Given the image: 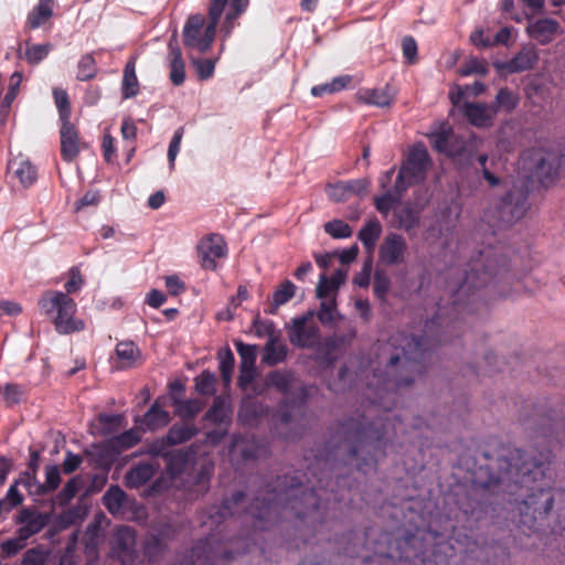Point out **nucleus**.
I'll list each match as a JSON object with an SVG mask.
<instances>
[{
	"label": "nucleus",
	"instance_id": "nucleus-1",
	"mask_svg": "<svg viewBox=\"0 0 565 565\" xmlns=\"http://www.w3.org/2000/svg\"><path fill=\"white\" fill-rule=\"evenodd\" d=\"M402 426L397 416L394 422L388 416L370 420L365 414H358L339 422L307 472L279 476L268 483L245 509L242 523L250 524L253 532L268 531L292 514L299 540L309 544L318 534L333 529L344 491L352 488L348 472L353 467L364 473L374 469L379 457L385 455L390 428L397 437Z\"/></svg>",
	"mask_w": 565,
	"mask_h": 565
},
{
	"label": "nucleus",
	"instance_id": "nucleus-2",
	"mask_svg": "<svg viewBox=\"0 0 565 565\" xmlns=\"http://www.w3.org/2000/svg\"><path fill=\"white\" fill-rule=\"evenodd\" d=\"M552 449L540 450L537 456L519 448L508 449L495 462L479 467L472 494L462 512L479 521L492 502L490 495L515 504L518 527L527 536L540 531L542 522L556 504L557 524L553 531L565 530V490L553 489L551 471Z\"/></svg>",
	"mask_w": 565,
	"mask_h": 565
},
{
	"label": "nucleus",
	"instance_id": "nucleus-3",
	"mask_svg": "<svg viewBox=\"0 0 565 565\" xmlns=\"http://www.w3.org/2000/svg\"><path fill=\"white\" fill-rule=\"evenodd\" d=\"M434 540L431 550L422 551L411 559L409 555H401L413 565H494L495 558L507 556L505 548L499 544H487L475 537L472 529L454 527L448 541L443 535L428 532Z\"/></svg>",
	"mask_w": 565,
	"mask_h": 565
},
{
	"label": "nucleus",
	"instance_id": "nucleus-4",
	"mask_svg": "<svg viewBox=\"0 0 565 565\" xmlns=\"http://www.w3.org/2000/svg\"><path fill=\"white\" fill-rule=\"evenodd\" d=\"M248 4L249 0H211L206 24L204 15L200 13L190 15L185 21L182 32L183 45L188 50L201 54L206 53L215 40L222 14L225 13V18L221 24V32L224 33V38H227L237 25L236 20L247 10Z\"/></svg>",
	"mask_w": 565,
	"mask_h": 565
},
{
	"label": "nucleus",
	"instance_id": "nucleus-5",
	"mask_svg": "<svg viewBox=\"0 0 565 565\" xmlns=\"http://www.w3.org/2000/svg\"><path fill=\"white\" fill-rule=\"evenodd\" d=\"M407 349L403 348L404 359L399 370L397 366L401 363V356L397 354L391 356L386 370L388 377L379 382L373 406L367 411L370 415L373 414L375 407L391 411L395 405L396 391L411 386L415 382L416 374L420 372V362L425 360L427 353L424 337L413 335L407 342Z\"/></svg>",
	"mask_w": 565,
	"mask_h": 565
},
{
	"label": "nucleus",
	"instance_id": "nucleus-6",
	"mask_svg": "<svg viewBox=\"0 0 565 565\" xmlns=\"http://www.w3.org/2000/svg\"><path fill=\"white\" fill-rule=\"evenodd\" d=\"M468 267L462 282L452 289V306L458 313L472 312L476 291L497 282L509 270L507 258L492 248L480 250Z\"/></svg>",
	"mask_w": 565,
	"mask_h": 565
},
{
	"label": "nucleus",
	"instance_id": "nucleus-7",
	"mask_svg": "<svg viewBox=\"0 0 565 565\" xmlns=\"http://www.w3.org/2000/svg\"><path fill=\"white\" fill-rule=\"evenodd\" d=\"M167 459V472L172 477H181V486L190 499H196L207 492L214 471L212 462L196 458L191 449L171 451Z\"/></svg>",
	"mask_w": 565,
	"mask_h": 565
},
{
	"label": "nucleus",
	"instance_id": "nucleus-8",
	"mask_svg": "<svg viewBox=\"0 0 565 565\" xmlns=\"http://www.w3.org/2000/svg\"><path fill=\"white\" fill-rule=\"evenodd\" d=\"M41 312L53 317L55 330L60 334H70L84 330L83 320L75 318L76 302L62 291L47 290L38 301Z\"/></svg>",
	"mask_w": 565,
	"mask_h": 565
},
{
	"label": "nucleus",
	"instance_id": "nucleus-9",
	"mask_svg": "<svg viewBox=\"0 0 565 565\" xmlns=\"http://www.w3.org/2000/svg\"><path fill=\"white\" fill-rule=\"evenodd\" d=\"M295 382L294 372L289 370H274L265 379L266 387H274L286 397L278 409V419L284 426L292 423L294 409L303 408L308 398L307 387L303 385L295 387Z\"/></svg>",
	"mask_w": 565,
	"mask_h": 565
},
{
	"label": "nucleus",
	"instance_id": "nucleus-10",
	"mask_svg": "<svg viewBox=\"0 0 565 565\" xmlns=\"http://www.w3.org/2000/svg\"><path fill=\"white\" fill-rule=\"evenodd\" d=\"M315 311L296 317L287 326L290 343L299 349H315L321 338L319 327L313 322Z\"/></svg>",
	"mask_w": 565,
	"mask_h": 565
},
{
	"label": "nucleus",
	"instance_id": "nucleus-11",
	"mask_svg": "<svg viewBox=\"0 0 565 565\" xmlns=\"http://www.w3.org/2000/svg\"><path fill=\"white\" fill-rule=\"evenodd\" d=\"M136 531L130 526H120L114 535L111 553L121 565H137L139 564L140 554L136 550Z\"/></svg>",
	"mask_w": 565,
	"mask_h": 565
},
{
	"label": "nucleus",
	"instance_id": "nucleus-12",
	"mask_svg": "<svg viewBox=\"0 0 565 565\" xmlns=\"http://www.w3.org/2000/svg\"><path fill=\"white\" fill-rule=\"evenodd\" d=\"M529 193L522 188H514L502 196L498 206L499 217L504 223L521 220L529 209Z\"/></svg>",
	"mask_w": 565,
	"mask_h": 565
},
{
	"label": "nucleus",
	"instance_id": "nucleus-13",
	"mask_svg": "<svg viewBox=\"0 0 565 565\" xmlns=\"http://www.w3.org/2000/svg\"><path fill=\"white\" fill-rule=\"evenodd\" d=\"M198 254L202 268L214 271L217 268L216 259L227 256V245L221 235L210 234L200 241Z\"/></svg>",
	"mask_w": 565,
	"mask_h": 565
},
{
	"label": "nucleus",
	"instance_id": "nucleus-14",
	"mask_svg": "<svg viewBox=\"0 0 565 565\" xmlns=\"http://www.w3.org/2000/svg\"><path fill=\"white\" fill-rule=\"evenodd\" d=\"M565 168V154L550 150L542 154L535 166V175L544 186L555 182Z\"/></svg>",
	"mask_w": 565,
	"mask_h": 565
},
{
	"label": "nucleus",
	"instance_id": "nucleus-15",
	"mask_svg": "<svg viewBox=\"0 0 565 565\" xmlns=\"http://www.w3.org/2000/svg\"><path fill=\"white\" fill-rule=\"evenodd\" d=\"M430 164L427 149L423 145H417L409 150L406 161L399 169L418 184L425 180Z\"/></svg>",
	"mask_w": 565,
	"mask_h": 565
},
{
	"label": "nucleus",
	"instance_id": "nucleus-16",
	"mask_svg": "<svg viewBox=\"0 0 565 565\" xmlns=\"http://www.w3.org/2000/svg\"><path fill=\"white\" fill-rule=\"evenodd\" d=\"M60 139L61 157L65 162L74 161L81 150L86 147L79 137L78 129L71 121L61 122Z\"/></svg>",
	"mask_w": 565,
	"mask_h": 565
},
{
	"label": "nucleus",
	"instance_id": "nucleus-17",
	"mask_svg": "<svg viewBox=\"0 0 565 565\" xmlns=\"http://www.w3.org/2000/svg\"><path fill=\"white\" fill-rule=\"evenodd\" d=\"M540 58L534 45H525L511 60L495 64V68L508 74L522 73L533 70Z\"/></svg>",
	"mask_w": 565,
	"mask_h": 565
},
{
	"label": "nucleus",
	"instance_id": "nucleus-18",
	"mask_svg": "<svg viewBox=\"0 0 565 565\" xmlns=\"http://www.w3.org/2000/svg\"><path fill=\"white\" fill-rule=\"evenodd\" d=\"M430 140L436 151L445 153L448 157H460L465 151L463 142L459 141V138L449 126H445L438 131L433 132Z\"/></svg>",
	"mask_w": 565,
	"mask_h": 565
},
{
	"label": "nucleus",
	"instance_id": "nucleus-19",
	"mask_svg": "<svg viewBox=\"0 0 565 565\" xmlns=\"http://www.w3.org/2000/svg\"><path fill=\"white\" fill-rule=\"evenodd\" d=\"M49 522V514L24 508L20 511L17 520V523L22 524L17 534H20L22 540H28L40 533Z\"/></svg>",
	"mask_w": 565,
	"mask_h": 565
},
{
	"label": "nucleus",
	"instance_id": "nucleus-20",
	"mask_svg": "<svg viewBox=\"0 0 565 565\" xmlns=\"http://www.w3.org/2000/svg\"><path fill=\"white\" fill-rule=\"evenodd\" d=\"M406 250V239L401 234L390 233L380 247V257L386 265H397L404 262Z\"/></svg>",
	"mask_w": 565,
	"mask_h": 565
},
{
	"label": "nucleus",
	"instance_id": "nucleus-21",
	"mask_svg": "<svg viewBox=\"0 0 565 565\" xmlns=\"http://www.w3.org/2000/svg\"><path fill=\"white\" fill-rule=\"evenodd\" d=\"M355 98L359 103L365 105L388 107L394 102L395 92L386 84L381 88H360L355 94Z\"/></svg>",
	"mask_w": 565,
	"mask_h": 565
},
{
	"label": "nucleus",
	"instance_id": "nucleus-22",
	"mask_svg": "<svg viewBox=\"0 0 565 565\" xmlns=\"http://www.w3.org/2000/svg\"><path fill=\"white\" fill-rule=\"evenodd\" d=\"M559 23L551 18L539 19L527 26L529 35L540 44L551 43L559 32Z\"/></svg>",
	"mask_w": 565,
	"mask_h": 565
},
{
	"label": "nucleus",
	"instance_id": "nucleus-23",
	"mask_svg": "<svg viewBox=\"0 0 565 565\" xmlns=\"http://www.w3.org/2000/svg\"><path fill=\"white\" fill-rule=\"evenodd\" d=\"M170 414L164 411L158 402H154L142 417H135V423L142 431H154L168 425Z\"/></svg>",
	"mask_w": 565,
	"mask_h": 565
},
{
	"label": "nucleus",
	"instance_id": "nucleus-24",
	"mask_svg": "<svg viewBox=\"0 0 565 565\" xmlns=\"http://www.w3.org/2000/svg\"><path fill=\"white\" fill-rule=\"evenodd\" d=\"M465 115L468 120L477 127H487L491 125L497 115V108L491 105L467 103L465 105Z\"/></svg>",
	"mask_w": 565,
	"mask_h": 565
},
{
	"label": "nucleus",
	"instance_id": "nucleus-25",
	"mask_svg": "<svg viewBox=\"0 0 565 565\" xmlns=\"http://www.w3.org/2000/svg\"><path fill=\"white\" fill-rule=\"evenodd\" d=\"M8 169L24 188L33 185L38 179V170L29 159L15 158L9 162Z\"/></svg>",
	"mask_w": 565,
	"mask_h": 565
},
{
	"label": "nucleus",
	"instance_id": "nucleus-26",
	"mask_svg": "<svg viewBox=\"0 0 565 565\" xmlns=\"http://www.w3.org/2000/svg\"><path fill=\"white\" fill-rule=\"evenodd\" d=\"M169 49V64H170V79L175 86H180L185 79V65L182 57V52L175 41H170Z\"/></svg>",
	"mask_w": 565,
	"mask_h": 565
},
{
	"label": "nucleus",
	"instance_id": "nucleus-27",
	"mask_svg": "<svg viewBox=\"0 0 565 565\" xmlns=\"http://www.w3.org/2000/svg\"><path fill=\"white\" fill-rule=\"evenodd\" d=\"M156 466L151 462H140L126 473V486L138 489L145 486L156 473Z\"/></svg>",
	"mask_w": 565,
	"mask_h": 565
},
{
	"label": "nucleus",
	"instance_id": "nucleus-28",
	"mask_svg": "<svg viewBox=\"0 0 565 565\" xmlns=\"http://www.w3.org/2000/svg\"><path fill=\"white\" fill-rule=\"evenodd\" d=\"M102 500L104 507L111 515H124L127 494L119 486H110L104 493Z\"/></svg>",
	"mask_w": 565,
	"mask_h": 565
},
{
	"label": "nucleus",
	"instance_id": "nucleus-29",
	"mask_svg": "<svg viewBox=\"0 0 565 565\" xmlns=\"http://www.w3.org/2000/svg\"><path fill=\"white\" fill-rule=\"evenodd\" d=\"M167 551V544L159 535L148 536L142 543V554L139 564H152L158 562Z\"/></svg>",
	"mask_w": 565,
	"mask_h": 565
},
{
	"label": "nucleus",
	"instance_id": "nucleus-30",
	"mask_svg": "<svg viewBox=\"0 0 565 565\" xmlns=\"http://www.w3.org/2000/svg\"><path fill=\"white\" fill-rule=\"evenodd\" d=\"M54 0H39L38 4L29 12L25 26L34 30L42 26L53 15Z\"/></svg>",
	"mask_w": 565,
	"mask_h": 565
},
{
	"label": "nucleus",
	"instance_id": "nucleus-31",
	"mask_svg": "<svg viewBox=\"0 0 565 565\" xmlns=\"http://www.w3.org/2000/svg\"><path fill=\"white\" fill-rule=\"evenodd\" d=\"M288 355V347L277 337H270L264 347L263 363L275 366L282 363Z\"/></svg>",
	"mask_w": 565,
	"mask_h": 565
},
{
	"label": "nucleus",
	"instance_id": "nucleus-32",
	"mask_svg": "<svg viewBox=\"0 0 565 565\" xmlns=\"http://www.w3.org/2000/svg\"><path fill=\"white\" fill-rule=\"evenodd\" d=\"M232 409L224 397L215 396L212 406L204 415V419L215 425L227 426L231 422Z\"/></svg>",
	"mask_w": 565,
	"mask_h": 565
},
{
	"label": "nucleus",
	"instance_id": "nucleus-33",
	"mask_svg": "<svg viewBox=\"0 0 565 565\" xmlns=\"http://www.w3.org/2000/svg\"><path fill=\"white\" fill-rule=\"evenodd\" d=\"M139 426L137 428H130L124 433L111 437L109 440V447L113 451L120 455L122 451L135 447L141 440Z\"/></svg>",
	"mask_w": 565,
	"mask_h": 565
},
{
	"label": "nucleus",
	"instance_id": "nucleus-34",
	"mask_svg": "<svg viewBox=\"0 0 565 565\" xmlns=\"http://www.w3.org/2000/svg\"><path fill=\"white\" fill-rule=\"evenodd\" d=\"M382 234V225L377 218L369 220L358 233V238L367 252H372Z\"/></svg>",
	"mask_w": 565,
	"mask_h": 565
},
{
	"label": "nucleus",
	"instance_id": "nucleus-35",
	"mask_svg": "<svg viewBox=\"0 0 565 565\" xmlns=\"http://www.w3.org/2000/svg\"><path fill=\"white\" fill-rule=\"evenodd\" d=\"M30 460L28 462V469L20 473V481L23 484L30 494L33 493V488L38 484L36 473L40 466V451L30 447L29 448Z\"/></svg>",
	"mask_w": 565,
	"mask_h": 565
},
{
	"label": "nucleus",
	"instance_id": "nucleus-36",
	"mask_svg": "<svg viewBox=\"0 0 565 565\" xmlns=\"http://www.w3.org/2000/svg\"><path fill=\"white\" fill-rule=\"evenodd\" d=\"M199 434L194 424L181 423L173 424L167 433L170 445L175 446L191 440Z\"/></svg>",
	"mask_w": 565,
	"mask_h": 565
},
{
	"label": "nucleus",
	"instance_id": "nucleus-37",
	"mask_svg": "<svg viewBox=\"0 0 565 565\" xmlns=\"http://www.w3.org/2000/svg\"><path fill=\"white\" fill-rule=\"evenodd\" d=\"M139 92V83L136 75L135 60L131 58L127 62L124 68L121 94L122 97L128 99L135 97Z\"/></svg>",
	"mask_w": 565,
	"mask_h": 565
},
{
	"label": "nucleus",
	"instance_id": "nucleus-38",
	"mask_svg": "<svg viewBox=\"0 0 565 565\" xmlns=\"http://www.w3.org/2000/svg\"><path fill=\"white\" fill-rule=\"evenodd\" d=\"M345 278L347 271L342 269L334 270L330 278H327L324 275H322L317 286L318 298H327L331 291H337L339 287L344 282Z\"/></svg>",
	"mask_w": 565,
	"mask_h": 565
},
{
	"label": "nucleus",
	"instance_id": "nucleus-39",
	"mask_svg": "<svg viewBox=\"0 0 565 565\" xmlns=\"http://www.w3.org/2000/svg\"><path fill=\"white\" fill-rule=\"evenodd\" d=\"M61 483V473L57 466H47L45 468V482L41 483L38 481V484L33 488V493L36 495H44L55 491Z\"/></svg>",
	"mask_w": 565,
	"mask_h": 565
},
{
	"label": "nucleus",
	"instance_id": "nucleus-40",
	"mask_svg": "<svg viewBox=\"0 0 565 565\" xmlns=\"http://www.w3.org/2000/svg\"><path fill=\"white\" fill-rule=\"evenodd\" d=\"M92 457V460L98 468L109 469L116 457L117 452L113 451L109 447V440L102 445L94 446V450L88 454Z\"/></svg>",
	"mask_w": 565,
	"mask_h": 565
},
{
	"label": "nucleus",
	"instance_id": "nucleus-41",
	"mask_svg": "<svg viewBox=\"0 0 565 565\" xmlns=\"http://www.w3.org/2000/svg\"><path fill=\"white\" fill-rule=\"evenodd\" d=\"M352 81L350 75H341L334 77L330 83L316 85L311 88V95L315 97H322L326 94H333L344 89Z\"/></svg>",
	"mask_w": 565,
	"mask_h": 565
},
{
	"label": "nucleus",
	"instance_id": "nucleus-42",
	"mask_svg": "<svg viewBox=\"0 0 565 565\" xmlns=\"http://www.w3.org/2000/svg\"><path fill=\"white\" fill-rule=\"evenodd\" d=\"M116 355L124 367H131L140 358V352L134 342L124 341L116 345Z\"/></svg>",
	"mask_w": 565,
	"mask_h": 565
},
{
	"label": "nucleus",
	"instance_id": "nucleus-43",
	"mask_svg": "<svg viewBox=\"0 0 565 565\" xmlns=\"http://www.w3.org/2000/svg\"><path fill=\"white\" fill-rule=\"evenodd\" d=\"M52 50L53 45L51 43L29 44L26 42V49L23 55L19 53V56L24 58L30 65H38L47 57Z\"/></svg>",
	"mask_w": 565,
	"mask_h": 565
},
{
	"label": "nucleus",
	"instance_id": "nucleus-44",
	"mask_svg": "<svg viewBox=\"0 0 565 565\" xmlns=\"http://www.w3.org/2000/svg\"><path fill=\"white\" fill-rule=\"evenodd\" d=\"M519 104V97L515 93H513L508 87L500 88L494 102L491 104V107L497 108V114L500 110H504L505 113H511L516 108Z\"/></svg>",
	"mask_w": 565,
	"mask_h": 565
},
{
	"label": "nucleus",
	"instance_id": "nucleus-45",
	"mask_svg": "<svg viewBox=\"0 0 565 565\" xmlns=\"http://www.w3.org/2000/svg\"><path fill=\"white\" fill-rule=\"evenodd\" d=\"M343 343V338L337 335L327 337L322 342L319 340L317 349L318 355L328 363H333L335 358L334 353Z\"/></svg>",
	"mask_w": 565,
	"mask_h": 565
},
{
	"label": "nucleus",
	"instance_id": "nucleus-46",
	"mask_svg": "<svg viewBox=\"0 0 565 565\" xmlns=\"http://www.w3.org/2000/svg\"><path fill=\"white\" fill-rule=\"evenodd\" d=\"M195 390L202 396H212L216 393V375L209 370L203 371L195 379Z\"/></svg>",
	"mask_w": 565,
	"mask_h": 565
},
{
	"label": "nucleus",
	"instance_id": "nucleus-47",
	"mask_svg": "<svg viewBox=\"0 0 565 565\" xmlns=\"http://www.w3.org/2000/svg\"><path fill=\"white\" fill-rule=\"evenodd\" d=\"M220 372L224 385H230L232 381L235 356L230 348L218 352Z\"/></svg>",
	"mask_w": 565,
	"mask_h": 565
},
{
	"label": "nucleus",
	"instance_id": "nucleus-48",
	"mask_svg": "<svg viewBox=\"0 0 565 565\" xmlns=\"http://www.w3.org/2000/svg\"><path fill=\"white\" fill-rule=\"evenodd\" d=\"M53 96L61 122L71 121L72 110L67 92L62 88H54Z\"/></svg>",
	"mask_w": 565,
	"mask_h": 565
},
{
	"label": "nucleus",
	"instance_id": "nucleus-49",
	"mask_svg": "<svg viewBox=\"0 0 565 565\" xmlns=\"http://www.w3.org/2000/svg\"><path fill=\"white\" fill-rule=\"evenodd\" d=\"M97 66L96 61L92 54L83 55L77 64V75L76 78L78 81H89L96 76Z\"/></svg>",
	"mask_w": 565,
	"mask_h": 565
},
{
	"label": "nucleus",
	"instance_id": "nucleus-50",
	"mask_svg": "<svg viewBox=\"0 0 565 565\" xmlns=\"http://www.w3.org/2000/svg\"><path fill=\"white\" fill-rule=\"evenodd\" d=\"M318 320L323 326H332L335 323L337 320V302L335 298L333 297L330 300H322L320 303V309L316 313Z\"/></svg>",
	"mask_w": 565,
	"mask_h": 565
},
{
	"label": "nucleus",
	"instance_id": "nucleus-51",
	"mask_svg": "<svg viewBox=\"0 0 565 565\" xmlns=\"http://www.w3.org/2000/svg\"><path fill=\"white\" fill-rule=\"evenodd\" d=\"M49 557V551L42 546L38 545L35 547L29 548L22 557L21 565H44Z\"/></svg>",
	"mask_w": 565,
	"mask_h": 565
},
{
	"label": "nucleus",
	"instance_id": "nucleus-52",
	"mask_svg": "<svg viewBox=\"0 0 565 565\" xmlns=\"http://www.w3.org/2000/svg\"><path fill=\"white\" fill-rule=\"evenodd\" d=\"M324 232L333 238H348L352 235V227L342 220H333L324 224Z\"/></svg>",
	"mask_w": 565,
	"mask_h": 565
},
{
	"label": "nucleus",
	"instance_id": "nucleus-53",
	"mask_svg": "<svg viewBox=\"0 0 565 565\" xmlns=\"http://www.w3.org/2000/svg\"><path fill=\"white\" fill-rule=\"evenodd\" d=\"M173 405L177 406L178 413L182 417L193 418L202 408L198 399H178L173 396Z\"/></svg>",
	"mask_w": 565,
	"mask_h": 565
},
{
	"label": "nucleus",
	"instance_id": "nucleus-54",
	"mask_svg": "<svg viewBox=\"0 0 565 565\" xmlns=\"http://www.w3.org/2000/svg\"><path fill=\"white\" fill-rule=\"evenodd\" d=\"M0 392L9 406L19 404L24 396L22 386L15 383H7L4 386L0 387Z\"/></svg>",
	"mask_w": 565,
	"mask_h": 565
},
{
	"label": "nucleus",
	"instance_id": "nucleus-55",
	"mask_svg": "<svg viewBox=\"0 0 565 565\" xmlns=\"http://www.w3.org/2000/svg\"><path fill=\"white\" fill-rule=\"evenodd\" d=\"M236 351L241 358L239 366L255 365L257 353L256 345L246 344L241 340L235 341Z\"/></svg>",
	"mask_w": 565,
	"mask_h": 565
},
{
	"label": "nucleus",
	"instance_id": "nucleus-56",
	"mask_svg": "<svg viewBox=\"0 0 565 565\" xmlns=\"http://www.w3.org/2000/svg\"><path fill=\"white\" fill-rule=\"evenodd\" d=\"M296 286L290 280H285L273 294L271 300L275 301L276 306H282L287 303L294 296Z\"/></svg>",
	"mask_w": 565,
	"mask_h": 565
},
{
	"label": "nucleus",
	"instance_id": "nucleus-57",
	"mask_svg": "<svg viewBox=\"0 0 565 565\" xmlns=\"http://www.w3.org/2000/svg\"><path fill=\"white\" fill-rule=\"evenodd\" d=\"M21 83H22V73L19 71H15L10 76L9 86H8L4 97L2 99V106L10 107L12 105L13 100L15 99V97L20 90Z\"/></svg>",
	"mask_w": 565,
	"mask_h": 565
},
{
	"label": "nucleus",
	"instance_id": "nucleus-58",
	"mask_svg": "<svg viewBox=\"0 0 565 565\" xmlns=\"http://www.w3.org/2000/svg\"><path fill=\"white\" fill-rule=\"evenodd\" d=\"M414 184L417 183L412 179H408V175L399 169L395 183L393 188L388 190V192L392 193L393 196H395L398 201H401L403 194L407 191L409 186Z\"/></svg>",
	"mask_w": 565,
	"mask_h": 565
},
{
	"label": "nucleus",
	"instance_id": "nucleus-59",
	"mask_svg": "<svg viewBox=\"0 0 565 565\" xmlns=\"http://www.w3.org/2000/svg\"><path fill=\"white\" fill-rule=\"evenodd\" d=\"M399 225L405 231H411L419 224V215L414 209L405 206L398 214Z\"/></svg>",
	"mask_w": 565,
	"mask_h": 565
},
{
	"label": "nucleus",
	"instance_id": "nucleus-60",
	"mask_svg": "<svg viewBox=\"0 0 565 565\" xmlns=\"http://www.w3.org/2000/svg\"><path fill=\"white\" fill-rule=\"evenodd\" d=\"M25 541L22 540L20 534L14 539L6 540L1 543V557H10L18 554L25 546Z\"/></svg>",
	"mask_w": 565,
	"mask_h": 565
},
{
	"label": "nucleus",
	"instance_id": "nucleus-61",
	"mask_svg": "<svg viewBox=\"0 0 565 565\" xmlns=\"http://www.w3.org/2000/svg\"><path fill=\"white\" fill-rule=\"evenodd\" d=\"M122 417L120 415L105 414L98 415V422L103 426V433L109 435L121 426Z\"/></svg>",
	"mask_w": 565,
	"mask_h": 565
},
{
	"label": "nucleus",
	"instance_id": "nucleus-62",
	"mask_svg": "<svg viewBox=\"0 0 565 565\" xmlns=\"http://www.w3.org/2000/svg\"><path fill=\"white\" fill-rule=\"evenodd\" d=\"M78 491V483L76 478L68 480L63 489L56 495V501L60 505H66L76 495Z\"/></svg>",
	"mask_w": 565,
	"mask_h": 565
},
{
	"label": "nucleus",
	"instance_id": "nucleus-63",
	"mask_svg": "<svg viewBox=\"0 0 565 565\" xmlns=\"http://www.w3.org/2000/svg\"><path fill=\"white\" fill-rule=\"evenodd\" d=\"M167 435L162 438H158L153 440L151 444H149L146 454L153 456V457H162L167 458L168 455L171 452L168 450L169 447H171Z\"/></svg>",
	"mask_w": 565,
	"mask_h": 565
},
{
	"label": "nucleus",
	"instance_id": "nucleus-64",
	"mask_svg": "<svg viewBox=\"0 0 565 565\" xmlns=\"http://www.w3.org/2000/svg\"><path fill=\"white\" fill-rule=\"evenodd\" d=\"M68 274L70 277L67 281L64 284V294H66L67 296L77 292L84 284L81 270L77 267H72Z\"/></svg>",
	"mask_w": 565,
	"mask_h": 565
}]
</instances>
